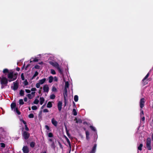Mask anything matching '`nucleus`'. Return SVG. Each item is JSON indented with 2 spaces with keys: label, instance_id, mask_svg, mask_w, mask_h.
I'll use <instances>...</instances> for the list:
<instances>
[{
  "label": "nucleus",
  "instance_id": "48",
  "mask_svg": "<svg viewBox=\"0 0 153 153\" xmlns=\"http://www.w3.org/2000/svg\"><path fill=\"white\" fill-rule=\"evenodd\" d=\"M38 73L37 71L35 72V74L33 75V77H36L38 75Z\"/></svg>",
  "mask_w": 153,
  "mask_h": 153
},
{
  "label": "nucleus",
  "instance_id": "15",
  "mask_svg": "<svg viewBox=\"0 0 153 153\" xmlns=\"http://www.w3.org/2000/svg\"><path fill=\"white\" fill-rule=\"evenodd\" d=\"M64 100L65 101L66 100V97L68 95V91L67 89H64Z\"/></svg>",
  "mask_w": 153,
  "mask_h": 153
},
{
  "label": "nucleus",
  "instance_id": "64",
  "mask_svg": "<svg viewBox=\"0 0 153 153\" xmlns=\"http://www.w3.org/2000/svg\"><path fill=\"white\" fill-rule=\"evenodd\" d=\"M43 64V62H41L40 63H39V64Z\"/></svg>",
  "mask_w": 153,
  "mask_h": 153
},
{
  "label": "nucleus",
  "instance_id": "11",
  "mask_svg": "<svg viewBox=\"0 0 153 153\" xmlns=\"http://www.w3.org/2000/svg\"><path fill=\"white\" fill-rule=\"evenodd\" d=\"M51 122L52 124L55 126H56L57 125L58 122L55 120L54 118H53L51 120Z\"/></svg>",
  "mask_w": 153,
  "mask_h": 153
},
{
  "label": "nucleus",
  "instance_id": "32",
  "mask_svg": "<svg viewBox=\"0 0 153 153\" xmlns=\"http://www.w3.org/2000/svg\"><path fill=\"white\" fill-rule=\"evenodd\" d=\"M50 98L51 99H54L55 97V96L54 94H52L50 96Z\"/></svg>",
  "mask_w": 153,
  "mask_h": 153
},
{
  "label": "nucleus",
  "instance_id": "9",
  "mask_svg": "<svg viewBox=\"0 0 153 153\" xmlns=\"http://www.w3.org/2000/svg\"><path fill=\"white\" fill-rule=\"evenodd\" d=\"M13 86L11 87L12 89L14 90H16L18 88V83L16 81L14 82H13Z\"/></svg>",
  "mask_w": 153,
  "mask_h": 153
},
{
  "label": "nucleus",
  "instance_id": "26",
  "mask_svg": "<svg viewBox=\"0 0 153 153\" xmlns=\"http://www.w3.org/2000/svg\"><path fill=\"white\" fill-rule=\"evenodd\" d=\"M27 96L28 98L30 99H31L33 97V96H32L31 94H28Z\"/></svg>",
  "mask_w": 153,
  "mask_h": 153
},
{
  "label": "nucleus",
  "instance_id": "61",
  "mask_svg": "<svg viewBox=\"0 0 153 153\" xmlns=\"http://www.w3.org/2000/svg\"><path fill=\"white\" fill-rule=\"evenodd\" d=\"M45 105H42V107H41V109H43V108H44V106H45Z\"/></svg>",
  "mask_w": 153,
  "mask_h": 153
},
{
  "label": "nucleus",
  "instance_id": "20",
  "mask_svg": "<svg viewBox=\"0 0 153 153\" xmlns=\"http://www.w3.org/2000/svg\"><path fill=\"white\" fill-rule=\"evenodd\" d=\"M33 59V60L32 61H30V62H37L39 61L38 59L37 58V57L35 58H32L31 59Z\"/></svg>",
  "mask_w": 153,
  "mask_h": 153
},
{
  "label": "nucleus",
  "instance_id": "7",
  "mask_svg": "<svg viewBox=\"0 0 153 153\" xmlns=\"http://www.w3.org/2000/svg\"><path fill=\"white\" fill-rule=\"evenodd\" d=\"M22 136L24 139L27 140L30 136L29 133L26 131H24L22 133Z\"/></svg>",
  "mask_w": 153,
  "mask_h": 153
},
{
  "label": "nucleus",
  "instance_id": "31",
  "mask_svg": "<svg viewBox=\"0 0 153 153\" xmlns=\"http://www.w3.org/2000/svg\"><path fill=\"white\" fill-rule=\"evenodd\" d=\"M35 143L33 142H32L30 143V146L32 148H33L34 147L35 145Z\"/></svg>",
  "mask_w": 153,
  "mask_h": 153
},
{
  "label": "nucleus",
  "instance_id": "14",
  "mask_svg": "<svg viewBox=\"0 0 153 153\" xmlns=\"http://www.w3.org/2000/svg\"><path fill=\"white\" fill-rule=\"evenodd\" d=\"M96 147L97 144H95L93 147L91 151L89 153H95L96 152Z\"/></svg>",
  "mask_w": 153,
  "mask_h": 153
},
{
  "label": "nucleus",
  "instance_id": "46",
  "mask_svg": "<svg viewBox=\"0 0 153 153\" xmlns=\"http://www.w3.org/2000/svg\"><path fill=\"white\" fill-rule=\"evenodd\" d=\"M8 70L7 69H4L3 70V72L4 73H8Z\"/></svg>",
  "mask_w": 153,
  "mask_h": 153
},
{
  "label": "nucleus",
  "instance_id": "5",
  "mask_svg": "<svg viewBox=\"0 0 153 153\" xmlns=\"http://www.w3.org/2000/svg\"><path fill=\"white\" fill-rule=\"evenodd\" d=\"M151 140L150 138H147L146 140V146L149 150H151Z\"/></svg>",
  "mask_w": 153,
  "mask_h": 153
},
{
  "label": "nucleus",
  "instance_id": "1",
  "mask_svg": "<svg viewBox=\"0 0 153 153\" xmlns=\"http://www.w3.org/2000/svg\"><path fill=\"white\" fill-rule=\"evenodd\" d=\"M49 63L53 67L56 68L61 74H63V71L59 67V64L57 62L53 61H50Z\"/></svg>",
  "mask_w": 153,
  "mask_h": 153
},
{
  "label": "nucleus",
  "instance_id": "52",
  "mask_svg": "<svg viewBox=\"0 0 153 153\" xmlns=\"http://www.w3.org/2000/svg\"><path fill=\"white\" fill-rule=\"evenodd\" d=\"M25 91L27 93H29L31 92L30 90H29V89H25Z\"/></svg>",
  "mask_w": 153,
  "mask_h": 153
},
{
  "label": "nucleus",
  "instance_id": "58",
  "mask_svg": "<svg viewBox=\"0 0 153 153\" xmlns=\"http://www.w3.org/2000/svg\"><path fill=\"white\" fill-rule=\"evenodd\" d=\"M20 69L19 68V67H17L16 68V70L17 71H20Z\"/></svg>",
  "mask_w": 153,
  "mask_h": 153
},
{
  "label": "nucleus",
  "instance_id": "25",
  "mask_svg": "<svg viewBox=\"0 0 153 153\" xmlns=\"http://www.w3.org/2000/svg\"><path fill=\"white\" fill-rule=\"evenodd\" d=\"M90 128H91V129L93 131H96V128L92 126H90Z\"/></svg>",
  "mask_w": 153,
  "mask_h": 153
},
{
  "label": "nucleus",
  "instance_id": "23",
  "mask_svg": "<svg viewBox=\"0 0 153 153\" xmlns=\"http://www.w3.org/2000/svg\"><path fill=\"white\" fill-rule=\"evenodd\" d=\"M52 107V104L51 102H48L47 105V107L49 108H51Z\"/></svg>",
  "mask_w": 153,
  "mask_h": 153
},
{
  "label": "nucleus",
  "instance_id": "30",
  "mask_svg": "<svg viewBox=\"0 0 153 153\" xmlns=\"http://www.w3.org/2000/svg\"><path fill=\"white\" fill-rule=\"evenodd\" d=\"M140 117H142V116H144V112L143 110H142V109H140Z\"/></svg>",
  "mask_w": 153,
  "mask_h": 153
},
{
  "label": "nucleus",
  "instance_id": "2",
  "mask_svg": "<svg viewBox=\"0 0 153 153\" xmlns=\"http://www.w3.org/2000/svg\"><path fill=\"white\" fill-rule=\"evenodd\" d=\"M17 74L13 72H10L8 74L7 77L8 81L11 82L16 79L17 77Z\"/></svg>",
  "mask_w": 153,
  "mask_h": 153
},
{
  "label": "nucleus",
  "instance_id": "18",
  "mask_svg": "<svg viewBox=\"0 0 153 153\" xmlns=\"http://www.w3.org/2000/svg\"><path fill=\"white\" fill-rule=\"evenodd\" d=\"M40 105H42L44 102L45 99L43 97H40Z\"/></svg>",
  "mask_w": 153,
  "mask_h": 153
},
{
  "label": "nucleus",
  "instance_id": "41",
  "mask_svg": "<svg viewBox=\"0 0 153 153\" xmlns=\"http://www.w3.org/2000/svg\"><path fill=\"white\" fill-rule=\"evenodd\" d=\"M28 117L30 118H33L34 115L33 114H30L29 115Z\"/></svg>",
  "mask_w": 153,
  "mask_h": 153
},
{
  "label": "nucleus",
  "instance_id": "50",
  "mask_svg": "<svg viewBox=\"0 0 153 153\" xmlns=\"http://www.w3.org/2000/svg\"><path fill=\"white\" fill-rule=\"evenodd\" d=\"M53 80L54 81L57 82L58 80V78L56 76H55L53 78Z\"/></svg>",
  "mask_w": 153,
  "mask_h": 153
},
{
  "label": "nucleus",
  "instance_id": "54",
  "mask_svg": "<svg viewBox=\"0 0 153 153\" xmlns=\"http://www.w3.org/2000/svg\"><path fill=\"white\" fill-rule=\"evenodd\" d=\"M49 111L47 109H45L43 110V112H48Z\"/></svg>",
  "mask_w": 153,
  "mask_h": 153
},
{
  "label": "nucleus",
  "instance_id": "29",
  "mask_svg": "<svg viewBox=\"0 0 153 153\" xmlns=\"http://www.w3.org/2000/svg\"><path fill=\"white\" fill-rule=\"evenodd\" d=\"M69 85V83L68 82H65V88L67 89V88H68Z\"/></svg>",
  "mask_w": 153,
  "mask_h": 153
},
{
  "label": "nucleus",
  "instance_id": "47",
  "mask_svg": "<svg viewBox=\"0 0 153 153\" xmlns=\"http://www.w3.org/2000/svg\"><path fill=\"white\" fill-rule=\"evenodd\" d=\"M40 67L38 65H36L34 66V68L36 69H39Z\"/></svg>",
  "mask_w": 153,
  "mask_h": 153
},
{
  "label": "nucleus",
  "instance_id": "28",
  "mask_svg": "<svg viewBox=\"0 0 153 153\" xmlns=\"http://www.w3.org/2000/svg\"><path fill=\"white\" fill-rule=\"evenodd\" d=\"M24 91L22 90H21L20 91L19 94L21 96H23L24 95Z\"/></svg>",
  "mask_w": 153,
  "mask_h": 153
},
{
  "label": "nucleus",
  "instance_id": "63",
  "mask_svg": "<svg viewBox=\"0 0 153 153\" xmlns=\"http://www.w3.org/2000/svg\"><path fill=\"white\" fill-rule=\"evenodd\" d=\"M152 140H153V133L152 134Z\"/></svg>",
  "mask_w": 153,
  "mask_h": 153
},
{
  "label": "nucleus",
  "instance_id": "16",
  "mask_svg": "<svg viewBox=\"0 0 153 153\" xmlns=\"http://www.w3.org/2000/svg\"><path fill=\"white\" fill-rule=\"evenodd\" d=\"M16 106V104L15 103H13L11 104V108L12 110H14V108H15Z\"/></svg>",
  "mask_w": 153,
  "mask_h": 153
},
{
  "label": "nucleus",
  "instance_id": "3",
  "mask_svg": "<svg viewBox=\"0 0 153 153\" xmlns=\"http://www.w3.org/2000/svg\"><path fill=\"white\" fill-rule=\"evenodd\" d=\"M1 88H3L4 87V85H7L8 82V80L4 76H1Z\"/></svg>",
  "mask_w": 153,
  "mask_h": 153
},
{
  "label": "nucleus",
  "instance_id": "43",
  "mask_svg": "<svg viewBox=\"0 0 153 153\" xmlns=\"http://www.w3.org/2000/svg\"><path fill=\"white\" fill-rule=\"evenodd\" d=\"M48 136L50 137H53V134L52 133L50 132L48 134Z\"/></svg>",
  "mask_w": 153,
  "mask_h": 153
},
{
  "label": "nucleus",
  "instance_id": "24",
  "mask_svg": "<svg viewBox=\"0 0 153 153\" xmlns=\"http://www.w3.org/2000/svg\"><path fill=\"white\" fill-rule=\"evenodd\" d=\"M75 120L76 123H80L82 122V121L81 119L76 118Z\"/></svg>",
  "mask_w": 153,
  "mask_h": 153
},
{
  "label": "nucleus",
  "instance_id": "6",
  "mask_svg": "<svg viewBox=\"0 0 153 153\" xmlns=\"http://www.w3.org/2000/svg\"><path fill=\"white\" fill-rule=\"evenodd\" d=\"M145 103V99L144 98H141L140 101V109H142L144 107Z\"/></svg>",
  "mask_w": 153,
  "mask_h": 153
},
{
  "label": "nucleus",
  "instance_id": "53",
  "mask_svg": "<svg viewBox=\"0 0 153 153\" xmlns=\"http://www.w3.org/2000/svg\"><path fill=\"white\" fill-rule=\"evenodd\" d=\"M145 120V117L144 116L141 117V121H144Z\"/></svg>",
  "mask_w": 153,
  "mask_h": 153
},
{
  "label": "nucleus",
  "instance_id": "33",
  "mask_svg": "<svg viewBox=\"0 0 153 153\" xmlns=\"http://www.w3.org/2000/svg\"><path fill=\"white\" fill-rule=\"evenodd\" d=\"M14 111L16 112V113L18 114L19 115L20 114V112L18 110L17 108H14Z\"/></svg>",
  "mask_w": 153,
  "mask_h": 153
},
{
  "label": "nucleus",
  "instance_id": "13",
  "mask_svg": "<svg viewBox=\"0 0 153 153\" xmlns=\"http://www.w3.org/2000/svg\"><path fill=\"white\" fill-rule=\"evenodd\" d=\"M149 76V74L148 73L147 75L146 76L144 77V78L142 80V82L143 84L144 85H146L147 84V83H146L145 82H144V81L148 78Z\"/></svg>",
  "mask_w": 153,
  "mask_h": 153
},
{
  "label": "nucleus",
  "instance_id": "56",
  "mask_svg": "<svg viewBox=\"0 0 153 153\" xmlns=\"http://www.w3.org/2000/svg\"><path fill=\"white\" fill-rule=\"evenodd\" d=\"M45 128L47 130H49L50 129L49 127L47 125H46L45 126Z\"/></svg>",
  "mask_w": 153,
  "mask_h": 153
},
{
  "label": "nucleus",
  "instance_id": "38",
  "mask_svg": "<svg viewBox=\"0 0 153 153\" xmlns=\"http://www.w3.org/2000/svg\"><path fill=\"white\" fill-rule=\"evenodd\" d=\"M23 83L25 85H27L28 84V82L27 79L24 81Z\"/></svg>",
  "mask_w": 153,
  "mask_h": 153
},
{
  "label": "nucleus",
  "instance_id": "49",
  "mask_svg": "<svg viewBox=\"0 0 153 153\" xmlns=\"http://www.w3.org/2000/svg\"><path fill=\"white\" fill-rule=\"evenodd\" d=\"M51 147L53 148H55V146L54 142H53L52 143L51 145Z\"/></svg>",
  "mask_w": 153,
  "mask_h": 153
},
{
  "label": "nucleus",
  "instance_id": "10",
  "mask_svg": "<svg viewBox=\"0 0 153 153\" xmlns=\"http://www.w3.org/2000/svg\"><path fill=\"white\" fill-rule=\"evenodd\" d=\"M22 151L24 153H28L29 152V148L27 146H24Z\"/></svg>",
  "mask_w": 153,
  "mask_h": 153
},
{
  "label": "nucleus",
  "instance_id": "40",
  "mask_svg": "<svg viewBox=\"0 0 153 153\" xmlns=\"http://www.w3.org/2000/svg\"><path fill=\"white\" fill-rule=\"evenodd\" d=\"M52 91H53L56 92L57 91L56 88L54 86L52 87Z\"/></svg>",
  "mask_w": 153,
  "mask_h": 153
},
{
  "label": "nucleus",
  "instance_id": "27",
  "mask_svg": "<svg viewBox=\"0 0 153 153\" xmlns=\"http://www.w3.org/2000/svg\"><path fill=\"white\" fill-rule=\"evenodd\" d=\"M72 112L74 115L76 116L77 115V111L75 109H73Z\"/></svg>",
  "mask_w": 153,
  "mask_h": 153
},
{
  "label": "nucleus",
  "instance_id": "12",
  "mask_svg": "<svg viewBox=\"0 0 153 153\" xmlns=\"http://www.w3.org/2000/svg\"><path fill=\"white\" fill-rule=\"evenodd\" d=\"M62 102L61 101H59L58 102L57 105V107L59 111L61 110L62 108Z\"/></svg>",
  "mask_w": 153,
  "mask_h": 153
},
{
  "label": "nucleus",
  "instance_id": "21",
  "mask_svg": "<svg viewBox=\"0 0 153 153\" xmlns=\"http://www.w3.org/2000/svg\"><path fill=\"white\" fill-rule=\"evenodd\" d=\"M86 133V138L87 140H88L89 138V132L86 131H85Z\"/></svg>",
  "mask_w": 153,
  "mask_h": 153
},
{
  "label": "nucleus",
  "instance_id": "55",
  "mask_svg": "<svg viewBox=\"0 0 153 153\" xmlns=\"http://www.w3.org/2000/svg\"><path fill=\"white\" fill-rule=\"evenodd\" d=\"M30 94H31L32 96H33V97L35 96V92H32Z\"/></svg>",
  "mask_w": 153,
  "mask_h": 153
},
{
  "label": "nucleus",
  "instance_id": "45",
  "mask_svg": "<svg viewBox=\"0 0 153 153\" xmlns=\"http://www.w3.org/2000/svg\"><path fill=\"white\" fill-rule=\"evenodd\" d=\"M0 146L2 148H4L5 147V144L3 143H1L0 144Z\"/></svg>",
  "mask_w": 153,
  "mask_h": 153
},
{
  "label": "nucleus",
  "instance_id": "8",
  "mask_svg": "<svg viewBox=\"0 0 153 153\" xmlns=\"http://www.w3.org/2000/svg\"><path fill=\"white\" fill-rule=\"evenodd\" d=\"M43 92L44 93L45 92L47 93H48L49 90V88L48 85L45 84L44 85L43 87Z\"/></svg>",
  "mask_w": 153,
  "mask_h": 153
},
{
  "label": "nucleus",
  "instance_id": "44",
  "mask_svg": "<svg viewBox=\"0 0 153 153\" xmlns=\"http://www.w3.org/2000/svg\"><path fill=\"white\" fill-rule=\"evenodd\" d=\"M21 77L22 79V80H25V77H24L23 73H22L21 74Z\"/></svg>",
  "mask_w": 153,
  "mask_h": 153
},
{
  "label": "nucleus",
  "instance_id": "39",
  "mask_svg": "<svg viewBox=\"0 0 153 153\" xmlns=\"http://www.w3.org/2000/svg\"><path fill=\"white\" fill-rule=\"evenodd\" d=\"M39 101L38 100L36 99L34 100L33 103L35 104H37L39 103Z\"/></svg>",
  "mask_w": 153,
  "mask_h": 153
},
{
  "label": "nucleus",
  "instance_id": "62",
  "mask_svg": "<svg viewBox=\"0 0 153 153\" xmlns=\"http://www.w3.org/2000/svg\"><path fill=\"white\" fill-rule=\"evenodd\" d=\"M67 135H68V136L69 137V136H70V134H68L67 132Z\"/></svg>",
  "mask_w": 153,
  "mask_h": 153
},
{
  "label": "nucleus",
  "instance_id": "42",
  "mask_svg": "<svg viewBox=\"0 0 153 153\" xmlns=\"http://www.w3.org/2000/svg\"><path fill=\"white\" fill-rule=\"evenodd\" d=\"M32 109L33 110H36L37 109V107L36 106H33L32 107Z\"/></svg>",
  "mask_w": 153,
  "mask_h": 153
},
{
  "label": "nucleus",
  "instance_id": "60",
  "mask_svg": "<svg viewBox=\"0 0 153 153\" xmlns=\"http://www.w3.org/2000/svg\"><path fill=\"white\" fill-rule=\"evenodd\" d=\"M49 140L51 142H53V139H49Z\"/></svg>",
  "mask_w": 153,
  "mask_h": 153
},
{
  "label": "nucleus",
  "instance_id": "4",
  "mask_svg": "<svg viewBox=\"0 0 153 153\" xmlns=\"http://www.w3.org/2000/svg\"><path fill=\"white\" fill-rule=\"evenodd\" d=\"M46 80L45 78H44L39 80L38 82L36 84V87L37 88H39L40 85L43 84Z\"/></svg>",
  "mask_w": 153,
  "mask_h": 153
},
{
  "label": "nucleus",
  "instance_id": "59",
  "mask_svg": "<svg viewBox=\"0 0 153 153\" xmlns=\"http://www.w3.org/2000/svg\"><path fill=\"white\" fill-rule=\"evenodd\" d=\"M44 55V54H39L38 56H43Z\"/></svg>",
  "mask_w": 153,
  "mask_h": 153
},
{
  "label": "nucleus",
  "instance_id": "57",
  "mask_svg": "<svg viewBox=\"0 0 153 153\" xmlns=\"http://www.w3.org/2000/svg\"><path fill=\"white\" fill-rule=\"evenodd\" d=\"M24 100L25 102H27V98L26 97H25L24 98Z\"/></svg>",
  "mask_w": 153,
  "mask_h": 153
},
{
  "label": "nucleus",
  "instance_id": "36",
  "mask_svg": "<svg viewBox=\"0 0 153 153\" xmlns=\"http://www.w3.org/2000/svg\"><path fill=\"white\" fill-rule=\"evenodd\" d=\"M51 72L52 74L53 75H55L56 74V73L55 71L53 69H51Z\"/></svg>",
  "mask_w": 153,
  "mask_h": 153
},
{
  "label": "nucleus",
  "instance_id": "37",
  "mask_svg": "<svg viewBox=\"0 0 153 153\" xmlns=\"http://www.w3.org/2000/svg\"><path fill=\"white\" fill-rule=\"evenodd\" d=\"M66 139L67 142L68 143L69 146H70V147L71 148V143H70L69 140L68 139L67 137H66Z\"/></svg>",
  "mask_w": 153,
  "mask_h": 153
},
{
  "label": "nucleus",
  "instance_id": "22",
  "mask_svg": "<svg viewBox=\"0 0 153 153\" xmlns=\"http://www.w3.org/2000/svg\"><path fill=\"white\" fill-rule=\"evenodd\" d=\"M74 100L75 102H77L78 100V97L77 95H75L74 97Z\"/></svg>",
  "mask_w": 153,
  "mask_h": 153
},
{
  "label": "nucleus",
  "instance_id": "17",
  "mask_svg": "<svg viewBox=\"0 0 153 153\" xmlns=\"http://www.w3.org/2000/svg\"><path fill=\"white\" fill-rule=\"evenodd\" d=\"M20 120L22 122V123L24 124L25 125V129L27 131H28L29 130V129L28 128L27 126L26 125V122L25 121H24V120H22V119H20Z\"/></svg>",
  "mask_w": 153,
  "mask_h": 153
},
{
  "label": "nucleus",
  "instance_id": "34",
  "mask_svg": "<svg viewBox=\"0 0 153 153\" xmlns=\"http://www.w3.org/2000/svg\"><path fill=\"white\" fill-rule=\"evenodd\" d=\"M143 145L142 144H140L139 146L138 147V149L139 150H141L142 149V148L143 147Z\"/></svg>",
  "mask_w": 153,
  "mask_h": 153
},
{
  "label": "nucleus",
  "instance_id": "35",
  "mask_svg": "<svg viewBox=\"0 0 153 153\" xmlns=\"http://www.w3.org/2000/svg\"><path fill=\"white\" fill-rule=\"evenodd\" d=\"M19 104L21 105H22L24 104V102H23V100L22 99L19 100Z\"/></svg>",
  "mask_w": 153,
  "mask_h": 153
},
{
  "label": "nucleus",
  "instance_id": "51",
  "mask_svg": "<svg viewBox=\"0 0 153 153\" xmlns=\"http://www.w3.org/2000/svg\"><path fill=\"white\" fill-rule=\"evenodd\" d=\"M36 90V89L35 88H32L31 89V91H35Z\"/></svg>",
  "mask_w": 153,
  "mask_h": 153
},
{
  "label": "nucleus",
  "instance_id": "19",
  "mask_svg": "<svg viewBox=\"0 0 153 153\" xmlns=\"http://www.w3.org/2000/svg\"><path fill=\"white\" fill-rule=\"evenodd\" d=\"M48 79H49L48 82H49V83H51L53 82V78L52 76H50L49 77Z\"/></svg>",
  "mask_w": 153,
  "mask_h": 153
}]
</instances>
